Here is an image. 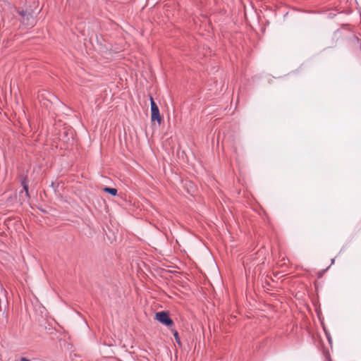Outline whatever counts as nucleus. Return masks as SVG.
Instances as JSON below:
<instances>
[{
	"label": "nucleus",
	"mask_w": 361,
	"mask_h": 361,
	"mask_svg": "<svg viewBox=\"0 0 361 361\" xmlns=\"http://www.w3.org/2000/svg\"><path fill=\"white\" fill-rule=\"evenodd\" d=\"M155 319L161 324L168 327H171L174 324L173 321L170 318L168 312L164 311L157 312Z\"/></svg>",
	"instance_id": "nucleus-3"
},
{
	"label": "nucleus",
	"mask_w": 361,
	"mask_h": 361,
	"mask_svg": "<svg viewBox=\"0 0 361 361\" xmlns=\"http://www.w3.org/2000/svg\"><path fill=\"white\" fill-rule=\"evenodd\" d=\"M329 269V267H326V269H324L323 271H325L326 270Z\"/></svg>",
	"instance_id": "nucleus-11"
},
{
	"label": "nucleus",
	"mask_w": 361,
	"mask_h": 361,
	"mask_svg": "<svg viewBox=\"0 0 361 361\" xmlns=\"http://www.w3.org/2000/svg\"><path fill=\"white\" fill-rule=\"evenodd\" d=\"M20 361H30V360H28V359H27V358H25V357H22V358L20 359Z\"/></svg>",
	"instance_id": "nucleus-9"
},
{
	"label": "nucleus",
	"mask_w": 361,
	"mask_h": 361,
	"mask_svg": "<svg viewBox=\"0 0 361 361\" xmlns=\"http://www.w3.org/2000/svg\"><path fill=\"white\" fill-rule=\"evenodd\" d=\"M21 185L23 188L28 186V180L26 176H23L21 178Z\"/></svg>",
	"instance_id": "nucleus-5"
},
{
	"label": "nucleus",
	"mask_w": 361,
	"mask_h": 361,
	"mask_svg": "<svg viewBox=\"0 0 361 361\" xmlns=\"http://www.w3.org/2000/svg\"><path fill=\"white\" fill-rule=\"evenodd\" d=\"M18 13L20 16V21L27 27H32L36 24V17L34 16L32 11H28L27 9H18Z\"/></svg>",
	"instance_id": "nucleus-1"
},
{
	"label": "nucleus",
	"mask_w": 361,
	"mask_h": 361,
	"mask_svg": "<svg viewBox=\"0 0 361 361\" xmlns=\"http://www.w3.org/2000/svg\"><path fill=\"white\" fill-rule=\"evenodd\" d=\"M149 100L151 106V120L152 121H157L160 125L162 121V117L160 115L159 107L152 96H150Z\"/></svg>",
	"instance_id": "nucleus-2"
},
{
	"label": "nucleus",
	"mask_w": 361,
	"mask_h": 361,
	"mask_svg": "<svg viewBox=\"0 0 361 361\" xmlns=\"http://www.w3.org/2000/svg\"><path fill=\"white\" fill-rule=\"evenodd\" d=\"M325 334H326V338L328 339V341L330 344H331V335L329 333H327L326 331H325Z\"/></svg>",
	"instance_id": "nucleus-7"
},
{
	"label": "nucleus",
	"mask_w": 361,
	"mask_h": 361,
	"mask_svg": "<svg viewBox=\"0 0 361 361\" xmlns=\"http://www.w3.org/2000/svg\"><path fill=\"white\" fill-rule=\"evenodd\" d=\"M104 191L111 195L112 196H116L117 195V192H118L116 188H108V187H105L104 188Z\"/></svg>",
	"instance_id": "nucleus-4"
},
{
	"label": "nucleus",
	"mask_w": 361,
	"mask_h": 361,
	"mask_svg": "<svg viewBox=\"0 0 361 361\" xmlns=\"http://www.w3.org/2000/svg\"><path fill=\"white\" fill-rule=\"evenodd\" d=\"M23 190H24V191L25 192L26 197H30V194H29V191H28V186H27L25 188H23Z\"/></svg>",
	"instance_id": "nucleus-8"
},
{
	"label": "nucleus",
	"mask_w": 361,
	"mask_h": 361,
	"mask_svg": "<svg viewBox=\"0 0 361 361\" xmlns=\"http://www.w3.org/2000/svg\"><path fill=\"white\" fill-rule=\"evenodd\" d=\"M173 336H174V338H175L176 341L178 343H180V338H179V336H178V333L176 331H174Z\"/></svg>",
	"instance_id": "nucleus-6"
},
{
	"label": "nucleus",
	"mask_w": 361,
	"mask_h": 361,
	"mask_svg": "<svg viewBox=\"0 0 361 361\" xmlns=\"http://www.w3.org/2000/svg\"><path fill=\"white\" fill-rule=\"evenodd\" d=\"M334 262H335V259H332L331 261V264H334Z\"/></svg>",
	"instance_id": "nucleus-10"
}]
</instances>
